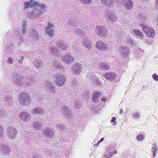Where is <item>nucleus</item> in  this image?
<instances>
[{
  "instance_id": "nucleus-42",
  "label": "nucleus",
  "mask_w": 158,
  "mask_h": 158,
  "mask_svg": "<svg viewBox=\"0 0 158 158\" xmlns=\"http://www.w3.org/2000/svg\"><path fill=\"white\" fill-rule=\"evenodd\" d=\"M104 139V138H101V140H100L99 141L100 143L101 142H102V141Z\"/></svg>"
},
{
  "instance_id": "nucleus-28",
  "label": "nucleus",
  "mask_w": 158,
  "mask_h": 158,
  "mask_svg": "<svg viewBox=\"0 0 158 158\" xmlns=\"http://www.w3.org/2000/svg\"><path fill=\"white\" fill-rule=\"evenodd\" d=\"M152 77L153 79L155 81H158V76L157 75L156 73H154Z\"/></svg>"
},
{
  "instance_id": "nucleus-4",
  "label": "nucleus",
  "mask_w": 158,
  "mask_h": 158,
  "mask_svg": "<svg viewBox=\"0 0 158 158\" xmlns=\"http://www.w3.org/2000/svg\"><path fill=\"white\" fill-rule=\"evenodd\" d=\"M55 83L58 86H63L65 85V77L64 76L60 74H57L55 75Z\"/></svg>"
},
{
  "instance_id": "nucleus-38",
  "label": "nucleus",
  "mask_w": 158,
  "mask_h": 158,
  "mask_svg": "<svg viewBox=\"0 0 158 158\" xmlns=\"http://www.w3.org/2000/svg\"><path fill=\"white\" fill-rule=\"evenodd\" d=\"M27 32V31L26 30H25V29H23V30L22 31V32H21V33H23V34H24L25 33H26Z\"/></svg>"
},
{
  "instance_id": "nucleus-23",
  "label": "nucleus",
  "mask_w": 158,
  "mask_h": 158,
  "mask_svg": "<svg viewBox=\"0 0 158 158\" xmlns=\"http://www.w3.org/2000/svg\"><path fill=\"white\" fill-rule=\"evenodd\" d=\"M145 138V136L142 134H139L137 135V139L139 141H142Z\"/></svg>"
},
{
  "instance_id": "nucleus-34",
  "label": "nucleus",
  "mask_w": 158,
  "mask_h": 158,
  "mask_svg": "<svg viewBox=\"0 0 158 158\" xmlns=\"http://www.w3.org/2000/svg\"><path fill=\"white\" fill-rule=\"evenodd\" d=\"M39 6H40V8H44L45 6L44 4L41 3L40 4H39Z\"/></svg>"
},
{
  "instance_id": "nucleus-1",
  "label": "nucleus",
  "mask_w": 158,
  "mask_h": 158,
  "mask_svg": "<svg viewBox=\"0 0 158 158\" xmlns=\"http://www.w3.org/2000/svg\"><path fill=\"white\" fill-rule=\"evenodd\" d=\"M30 98L27 92H22L18 97L19 102L22 105L28 106L30 103Z\"/></svg>"
},
{
  "instance_id": "nucleus-3",
  "label": "nucleus",
  "mask_w": 158,
  "mask_h": 158,
  "mask_svg": "<svg viewBox=\"0 0 158 158\" xmlns=\"http://www.w3.org/2000/svg\"><path fill=\"white\" fill-rule=\"evenodd\" d=\"M96 33L100 37L106 36L107 34V29L103 26H98L96 28Z\"/></svg>"
},
{
  "instance_id": "nucleus-29",
  "label": "nucleus",
  "mask_w": 158,
  "mask_h": 158,
  "mask_svg": "<svg viewBox=\"0 0 158 158\" xmlns=\"http://www.w3.org/2000/svg\"><path fill=\"white\" fill-rule=\"evenodd\" d=\"M14 60L13 59H12L10 57H9L8 59V63L10 64H13L14 62Z\"/></svg>"
},
{
  "instance_id": "nucleus-15",
  "label": "nucleus",
  "mask_w": 158,
  "mask_h": 158,
  "mask_svg": "<svg viewBox=\"0 0 158 158\" xmlns=\"http://www.w3.org/2000/svg\"><path fill=\"white\" fill-rule=\"evenodd\" d=\"M101 3L106 7H111L114 5V0H101Z\"/></svg>"
},
{
  "instance_id": "nucleus-20",
  "label": "nucleus",
  "mask_w": 158,
  "mask_h": 158,
  "mask_svg": "<svg viewBox=\"0 0 158 158\" xmlns=\"http://www.w3.org/2000/svg\"><path fill=\"white\" fill-rule=\"evenodd\" d=\"M98 65L101 69H104L106 70H107L109 68V66L104 63H100Z\"/></svg>"
},
{
  "instance_id": "nucleus-17",
  "label": "nucleus",
  "mask_w": 158,
  "mask_h": 158,
  "mask_svg": "<svg viewBox=\"0 0 158 158\" xmlns=\"http://www.w3.org/2000/svg\"><path fill=\"white\" fill-rule=\"evenodd\" d=\"M45 134L46 136L49 138H51L53 137V131L51 127H48L45 129Z\"/></svg>"
},
{
  "instance_id": "nucleus-18",
  "label": "nucleus",
  "mask_w": 158,
  "mask_h": 158,
  "mask_svg": "<svg viewBox=\"0 0 158 158\" xmlns=\"http://www.w3.org/2000/svg\"><path fill=\"white\" fill-rule=\"evenodd\" d=\"M32 113L35 114H36L41 115L44 113V110L43 109H42L41 107H36L34 109Z\"/></svg>"
},
{
  "instance_id": "nucleus-35",
  "label": "nucleus",
  "mask_w": 158,
  "mask_h": 158,
  "mask_svg": "<svg viewBox=\"0 0 158 158\" xmlns=\"http://www.w3.org/2000/svg\"><path fill=\"white\" fill-rule=\"evenodd\" d=\"M106 96H103L102 98V100L103 102H105L106 101Z\"/></svg>"
},
{
  "instance_id": "nucleus-26",
  "label": "nucleus",
  "mask_w": 158,
  "mask_h": 158,
  "mask_svg": "<svg viewBox=\"0 0 158 158\" xmlns=\"http://www.w3.org/2000/svg\"><path fill=\"white\" fill-rule=\"evenodd\" d=\"M31 7H34L35 6H37L38 5V2H35L34 0H31L30 1Z\"/></svg>"
},
{
  "instance_id": "nucleus-16",
  "label": "nucleus",
  "mask_w": 158,
  "mask_h": 158,
  "mask_svg": "<svg viewBox=\"0 0 158 158\" xmlns=\"http://www.w3.org/2000/svg\"><path fill=\"white\" fill-rule=\"evenodd\" d=\"M101 95V93L99 92H94L92 97V99L95 102H97L98 101Z\"/></svg>"
},
{
  "instance_id": "nucleus-24",
  "label": "nucleus",
  "mask_w": 158,
  "mask_h": 158,
  "mask_svg": "<svg viewBox=\"0 0 158 158\" xmlns=\"http://www.w3.org/2000/svg\"><path fill=\"white\" fill-rule=\"evenodd\" d=\"M82 4L84 5L90 4L91 2V0H80Z\"/></svg>"
},
{
  "instance_id": "nucleus-9",
  "label": "nucleus",
  "mask_w": 158,
  "mask_h": 158,
  "mask_svg": "<svg viewBox=\"0 0 158 158\" xmlns=\"http://www.w3.org/2000/svg\"><path fill=\"white\" fill-rule=\"evenodd\" d=\"M82 64L79 63L74 64L73 72L75 75H78L80 74L82 70Z\"/></svg>"
},
{
  "instance_id": "nucleus-13",
  "label": "nucleus",
  "mask_w": 158,
  "mask_h": 158,
  "mask_svg": "<svg viewBox=\"0 0 158 158\" xmlns=\"http://www.w3.org/2000/svg\"><path fill=\"white\" fill-rule=\"evenodd\" d=\"M30 114H27L26 112H22L19 114V117L22 120L27 122L30 118Z\"/></svg>"
},
{
  "instance_id": "nucleus-19",
  "label": "nucleus",
  "mask_w": 158,
  "mask_h": 158,
  "mask_svg": "<svg viewBox=\"0 0 158 158\" xmlns=\"http://www.w3.org/2000/svg\"><path fill=\"white\" fill-rule=\"evenodd\" d=\"M133 33L135 35L139 37L142 38L144 36L143 34L142 31L136 29H134Z\"/></svg>"
},
{
  "instance_id": "nucleus-7",
  "label": "nucleus",
  "mask_w": 158,
  "mask_h": 158,
  "mask_svg": "<svg viewBox=\"0 0 158 158\" xmlns=\"http://www.w3.org/2000/svg\"><path fill=\"white\" fill-rule=\"evenodd\" d=\"M118 50L123 57L127 56L130 53L129 48L125 46L121 45L118 48Z\"/></svg>"
},
{
  "instance_id": "nucleus-21",
  "label": "nucleus",
  "mask_w": 158,
  "mask_h": 158,
  "mask_svg": "<svg viewBox=\"0 0 158 158\" xmlns=\"http://www.w3.org/2000/svg\"><path fill=\"white\" fill-rule=\"evenodd\" d=\"M56 127L58 128L59 130L63 131L64 127L65 125L64 124L59 123L56 124Z\"/></svg>"
},
{
  "instance_id": "nucleus-5",
  "label": "nucleus",
  "mask_w": 158,
  "mask_h": 158,
  "mask_svg": "<svg viewBox=\"0 0 158 158\" xmlns=\"http://www.w3.org/2000/svg\"><path fill=\"white\" fill-rule=\"evenodd\" d=\"M105 18L108 22L111 23L116 22L117 19V16L113 11L108 12L106 15Z\"/></svg>"
},
{
  "instance_id": "nucleus-33",
  "label": "nucleus",
  "mask_w": 158,
  "mask_h": 158,
  "mask_svg": "<svg viewBox=\"0 0 158 158\" xmlns=\"http://www.w3.org/2000/svg\"><path fill=\"white\" fill-rule=\"evenodd\" d=\"M156 4L155 5V8L156 9H158V0H156Z\"/></svg>"
},
{
  "instance_id": "nucleus-12",
  "label": "nucleus",
  "mask_w": 158,
  "mask_h": 158,
  "mask_svg": "<svg viewBox=\"0 0 158 158\" xmlns=\"http://www.w3.org/2000/svg\"><path fill=\"white\" fill-rule=\"evenodd\" d=\"M122 4L128 10H131L133 8V2L131 0H123Z\"/></svg>"
},
{
  "instance_id": "nucleus-11",
  "label": "nucleus",
  "mask_w": 158,
  "mask_h": 158,
  "mask_svg": "<svg viewBox=\"0 0 158 158\" xmlns=\"http://www.w3.org/2000/svg\"><path fill=\"white\" fill-rule=\"evenodd\" d=\"M48 84L46 85V88L47 90L50 92L51 93H53L54 92L55 88L54 84L48 79Z\"/></svg>"
},
{
  "instance_id": "nucleus-30",
  "label": "nucleus",
  "mask_w": 158,
  "mask_h": 158,
  "mask_svg": "<svg viewBox=\"0 0 158 158\" xmlns=\"http://www.w3.org/2000/svg\"><path fill=\"white\" fill-rule=\"evenodd\" d=\"M139 114L138 112H136L134 114L133 116L136 118H138L139 117Z\"/></svg>"
},
{
  "instance_id": "nucleus-41",
  "label": "nucleus",
  "mask_w": 158,
  "mask_h": 158,
  "mask_svg": "<svg viewBox=\"0 0 158 158\" xmlns=\"http://www.w3.org/2000/svg\"><path fill=\"white\" fill-rule=\"evenodd\" d=\"M120 114H122L123 113V110L122 109H120Z\"/></svg>"
},
{
  "instance_id": "nucleus-27",
  "label": "nucleus",
  "mask_w": 158,
  "mask_h": 158,
  "mask_svg": "<svg viewBox=\"0 0 158 158\" xmlns=\"http://www.w3.org/2000/svg\"><path fill=\"white\" fill-rule=\"evenodd\" d=\"M24 5H25L24 8L25 9H27L28 7H31L30 1L29 2H25Z\"/></svg>"
},
{
  "instance_id": "nucleus-32",
  "label": "nucleus",
  "mask_w": 158,
  "mask_h": 158,
  "mask_svg": "<svg viewBox=\"0 0 158 158\" xmlns=\"http://www.w3.org/2000/svg\"><path fill=\"white\" fill-rule=\"evenodd\" d=\"M116 119V118L115 117H112V118L111 119V120L110 121V122L111 123H113L114 122H115V120Z\"/></svg>"
},
{
  "instance_id": "nucleus-22",
  "label": "nucleus",
  "mask_w": 158,
  "mask_h": 158,
  "mask_svg": "<svg viewBox=\"0 0 158 158\" xmlns=\"http://www.w3.org/2000/svg\"><path fill=\"white\" fill-rule=\"evenodd\" d=\"M33 127L36 129H38L39 127H40L41 125L39 122H34L33 123Z\"/></svg>"
},
{
  "instance_id": "nucleus-8",
  "label": "nucleus",
  "mask_w": 158,
  "mask_h": 158,
  "mask_svg": "<svg viewBox=\"0 0 158 158\" xmlns=\"http://www.w3.org/2000/svg\"><path fill=\"white\" fill-rule=\"evenodd\" d=\"M96 47L100 51H106L107 49L106 44L102 41H98L96 44Z\"/></svg>"
},
{
  "instance_id": "nucleus-10",
  "label": "nucleus",
  "mask_w": 158,
  "mask_h": 158,
  "mask_svg": "<svg viewBox=\"0 0 158 158\" xmlns=\"http://www.w3.org/2000/svg\"><path fill=\"white\" fill-rule=\"evenodd\" d=\"M104 77L108 81L113 80L116 78V75L113 72H109L104 73L103 75Z\"/></svg>"
},
{
  "instance_id": "nucleus-40",
  "label": "nucleus",
  "mask_w": 158,
  "mask_h": 158,
  "mask_svg": "<svg viewBox=\"0 0 158 158\" xmlns=\"http://www.w3.org/2000/svg\"><path fill=\"white\" fill-rule=\"evenodd\" d=\"M117 153V150H114L113 152V154H116V153Z\"/></svg>"
},
{
  "instance_id": "nucleus-31",
  "label": "nucleus",
  "mask_w": 158,
  "mask_h": 158,
  "mask_svg": "<svg viewBox=\"0 0 158 158\" xmlns=\"http://www.w3.org/2000/svg\"><path fill=\"white\" fill-rule=\"evenodd\" d=\"M91 45L90 44H88L86 46V47L88 49H90L91 48Z\"/></svg>"
},
{
  "instance_id": "nucleus-6",
  "label": "nucleus",
  "mask_w": 158,
  "mask_h": 158,
  "mask_svg": "<svg viewBox=\"0 0 158 158\" xmlns=\"http://www.w3.org/2000/svg\"><path fill=\"white\" fill-rule=\"evenodd\" d=\"M55 26L52 24L49 23L46 27L44 28L46 33L49 37H52L55 32Z\"/></svg>"
},
{
  "instance_id": "nucleus-2",
  "label": "nucleus",
  "mask_w": 158,
  "mask_h": 158,
  "mask_svg": "<svg viewBox=\"0 0 158 158\" xmlns=\"http://www.w3.org/2000/svg\"><path fill=\"white\" fill-rule=\"evenodd\" d=\"M139 25L142 27L143 31L147 36L151 38L154 37L156 34L154 29L152 27H148L146 24H139Z\"/></svg>"
},
{
  "instance_id": "nucleus-14",
  "label": "nucleus",
  "mask_w": 158,
  "mask_h": 158,
  "mask_svg": "<svg viewBox=\"0 0 158 158\" xmlns=\"http://www.w3.org/2000/svg\"><path fill=\"white\" fill-rule=\"evenodd\" d=\"M62 60L67 63H69L74 60L73 57L69 54H66L62 56Z\"/></svg>"
},
{
  "instance_id": "nucleus-44",
  "label": "nucleus",
  "mask_w": 158,
  "mask_h": 158,
  "mask_svg": "<svg viewBox=\"0 0 158 158\" xmlns=\"http://www.w3.org/2000/svg\"><path fill=\"white\" fill-rule=\"evenodd\" d=\"M34 34H35L34 35L35 36H37L36 35L37 34V33L34 32Z\"/></svg>"
},
{
  "instance_id": "nucleus-39",
  "label": "nucleus",
  "mask_w": 158,
  "mask_h": 158,
  "mask_svg": "<svg viewBox=\"0 0 158 158\" xmlns=\"http://www.w3.org/2000/svg\"><path fill=\"white\" fill-rule=\"evenodd\" d=\"M100 143V142L98 141V143H96L95 144V146H98L99 145V143Z\"/></svg>"
},
{
  "instance_id": "nucleus-45",
  "label": "nucleus",
  "mask_w": 158,
  "mask_h": 158,
  "mask_svg": "<svg viewBox=\"0 0 158 158\" xmlns=\"http://www.w3.org/2000/svg\"><path fill=\"white\" fill-rule=\"evenodd\" d=\"M78 33H81V30H78Z\"/></svg>"
},
{
  "instance_id": "nucleus-36",
  "label": "nucleus",
  "mask_w": 158,
  "mask_h": 158,
  "mask_svg": "<svg viewBox=\"0 0 158 158\" xmlns=\"http://www.w3.org/2000/svg\"><path fill=\"white\" fill-rule=\"evenodd\" d=\"M3 131V127L2 126H0V134Z\"/></svg>"
},
{
  "instance_id": "nucleus-43",
  "label": "nucleus",
  "mask_w": 158,
  "mask_h": 158,
  "mask_svg": "<svg viewBox=\"0 0 158 158\" xmlns=\"http://www.w3.org/2000/svg\"><path fill=\"white\" fill-rule=\"evenodd\" d=\"M15 82L18 84H20V82H19V81L18 80L16 81Z\"/></svg>"
},
{
  "instance_id": "nucleus-37",
  "label": "nucleus",
  "mask_w": 158,
  "mask_h": 158,
  "mask_svg": "<svg viewBox=\"0 0 158 158\" xmlns=\"http://www.w3.org/2000/svg\"><path fill=\"white\" fill-rule=\"evenodd\" d=\"M17 62L19 63V64H23V61L22 60H18L17 61Z\"/></svg>"
},
{
  "instance_id": "nucleus-25",
  "label": "nucleus",
  "mask_w": 158,
  "mask_h": 158,
  "mask_svg": "<svg viewBox=\"0 0 158 158\" xmlns=\"http://www.w3.org/2000/svg\"><path fill=\"white\" fill-rule=\"evenodd\" d=\"M9 136H10L12 138H14L16 135V132L14 130H11L9 133Z\"/></svg>"
}]
</instances>
